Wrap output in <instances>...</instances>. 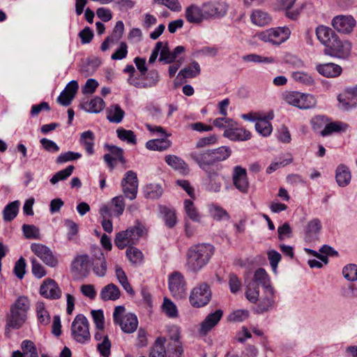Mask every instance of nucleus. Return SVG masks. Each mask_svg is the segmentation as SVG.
Listing matches in <instances>:
<instances>
[{
  "instance_id": "obj_1",
  "label": "nucleus",
  "mask_w": 357,
  "mask_h": 357,
  "mask_svg": "<svg viewBox=\"0 0 357 357\" xmlns=\"http://www.w3.org/2000/svg\"><path fill=\"white\" fill-rule=\"evenodd\" d=\"M214 253V247L208 243H199L191 246L187 252L188 268L197 272L205 266Z\"/></svg>"
},
{
  "instance_id": "obj_2",
  "label": "nucleus",
  "mask_w": 357,
  "mask_h": 357,
  "mask_svg": "<svg viewBox=\"0 0 357 357\" xmlns=\"http://www.w3.org/2000/svg\"><path fill=\"white\" fill-rule=\"evenodd\" d=\"M29 307V299L25 296H20L10 307V314L7 317V326L20 328L26 321Z\"/></svg>"
},
{
  "instance_id": "obj_3",
  "label": "nucleus",
  "mask_w": 357,
  "mask_h": 357,
  "mask_svg": "<svg viewBox=\"0 0 357 357\" xmlns=\"http://www.w3.org/2000/svg\"><path fill=\"white\" fill-rule=\"evenodd\" d=\"M144 229V225L137 222L135 226L117 233L114 239L116 246L122 250L137 244L143 234Z\"/></svg>"
},
{
  "instance_id": "obj_4",
  "label": "nucleus",
  "mask_w": 357,
  "mask_h": 357,
  "mask_svg": "<svg viewBox=\"0 0 357 357\" xmlns=\"http://www.w3.org/2000/svg\"><path fill=\"white\" fill-rule=\"evenodd\" d=\"M71 335L73 338L79 343L84 344L91 339L89 324L86 317L77 314L71 324Z\"/></svg>"
},
{
  "instance_id": "obj_5",
  "label": "nucleus",
  "mask_w": 357,
  "mask_h": 357,
  "mask_svg": "<svg viewBox=\"0 0 357 357\" xmlns=\"http://www.w3.org/2000/svg\"><path fill=\"white\" fill-rule=\"evenodd\" d=\"M291 31L287 26L269 29L257 34L259 40L272 45H279L290 36Z\"/></svg>"
},
{
  "instance_id": "obj_6",
  "label": "nucleus",
  "mask_w": 357,
  "mask_h": 357,
  "mask_svg": "<svg viewBox=\"0 0 357 357\" xmlns=\"http://www.w3.org/2000/svg\"><path fill=\"white\" fill-rule=\"evenodd\" d=\"M211 298L209 285L203 282L193 288L189 296V301L194 307H202L207 305Z\"/></svg>"
},
{
  "instance_id": "obj_7",
  "label": "nucleus",
  "mask_w": 357,
  "mask_h": 357,
  "mask_svg": "<svg viewBox=\"0 0 357 357\" xmlns=\"http://www.w3.org/2000/svg\"><path fill=\"white\" fill-rule=\"evenodd\" d=\"M284 98L289 105L303 109L312 108L317 102L315 98L312 95L298 91L287 92L284 94Z\"/></svg>"
},
{
  "instance_id": "obj_8",
  "label": "nucleus",
  "mask_w": 357,
  "mask_h": 357,
  "mask_svg": "<svg viewBox=\"0 0 357 357\" xmlns=\"http://www.w3.org/2000/svg\"><path fill=\"white\" fill-rule=\"evenodd\" d=\"M168 286L172 296L177 300L186 298L187 284L184 276L179 272H174L169 275Z\"/></svg>"
},
{
  "instance_id": "obj_9",
  "label": "nucleus",
  "mask_w": 357,
  "mask_h": 357,
  "mask_svg": "<svg viewBox=\"0 0 357 357\" xmlns=\"http://www.w3.org/2000/svg\"><path fill=\"white\" fill-rule=\"evenodd\" d=\"M351 44L348 40L342 41L337 36L330 43L327 48H325L324 53L331 56L346 59L351 53Z\"/></svg>"
},
{
  "instance_id": "obj_10",
  "label": "nucleus",
  "mask_w": 357,
  "mask_h": 357,
  "mask_svg": "<svg viewBox=\"0 0 357 357\" xmlns=\"http://www.w3.org/2000/svg\"><path fill=\"white\" fill-rule=\"evenodd\" d=\"M122 191L124 195L130 200L136 198L138 191V178L137 174L132 171H128L123 178L121 183Z\"/></svg>"
},
{
  "instance_id": "obj_11",
  "label": "nucleus",
  "mask_w": 357,
  "mask_h": 357,
  "mask_svg": "<svg viewBox=\"0 0 357 357\" xmlns=\"http://www.w3.org/2000/svg\"><path fill=\"white\" fill-rule=\"evenodd\" d=\"M211 155V149H195L188 154L189 158L206 172H208L210 167L214 165Z\"/></svg>"
},
{
  "instance_id": "obj_12",
  "label": "nucleus",
  "mask_w": 357,
  "mask_h": 357,
  "mask_svg": "<svg viewBox=\"0 0 357 357\" xmlns=\"http://www.w3.org/2000/svg\"><path fill=\"white\" fill-rule=\"evenodd\" d=\"M31 250L46 265L51 267H54L57 265V259L54 257L52 250L46 245L33 243L31 245Z\"/></svg>"
},
{
  "instance_id": "obj_13",
  "label": "nucleus",
  "mask_w": 357,
  "mask_h": 357,
  "mask_svg": "<svg viewBox=\"0 0 357 357\" xmlns=\"http://www.w3.org/2000/svg\"><path fill=\"white\" fill-rule=\"evenodd\" d=\"M356 25V20L351 15H337L332 20L333 27L344 34L351 33Z\"/></svg>"
},
{
  "instance_id": "obj_14",
  "label": "nucleus",
  "mask_w": 357,
  "mask_h": 357,
  "mask_svg": "<svg viewBox=\"0 0 357 357\" xmlns=\"http://www.w3.org/2000/svg\"><path fill=\"white\" fill-rule=\"evenodd\" d=\"M232 180L234 186L241 192L247 193L249 188V182L247 171L241 166L234 167Z\"/></svg>"
},
{
  "instance_id": "obj_15",
  "label": "nucleus",
  "mask_w": 357,
  "mask_h": 357,
  "mask_svg": "<svg viewBox=\"0 0 357 357\" xmlns=\"http://www.w3.org/2000/svg\"><path fill=\"white\" fill-rule=\"evenodd\" d=\"M170 335L171 342L167 346V353L169 357H181L183 353L181 343L179 341L180 332L177 326H173L171 328Z\"/></svg>"
},
{
  "instance_id": "obj_16",
  "label": "nucleus",
  "mask_w": 357,
  "mask_h": 357,
  "mask_svg": "<svg viewBox=\"0 0 357 357\" xmlns=\"http://www.w3.org/2000/svg\"><path fill=\"white\" fill-rule=\"evenodd\" d=\"M91 266V261L87 255H77L71 264L72 271L84 277L89 274Z\"/></svg>"
},
{
  "instance_id": "obj_17",
  "label": "nucleus",
  "mask_w": 357,
  "mask_h": 357,
  "mask_svg": "<svg viewBox=\"0 0 357 357\" xmlns=\"http://www.w3.org/2000/svg\"><path fill=\"white\" fill-rule=\"evenodd\" d=\"M185 52V47L179 45L176 47L172 51H170L168 46V43L165 42L160 51L159 58L160 61L169 64L174 62L179 56V55Z\"/></svg>"
},
{
  "instance_id": "obj_18",
  "label": "nucleus",
  "mask_w": 357,
  "mask_h": 357,
  "mask_svg": "<svg viewBox=\"0 0 357 357\" xmlns=\"http://www.w3.org/2000/svg\"><path fill=\"white\" fill-rule=\"evenodd\" d=\"M40 294L47 298L57 299L61 297V291L53 280H46L40 288Z\"/></svg>"
},
{
  "instance_id": "obj_19",
  "label": "nucleus",
  "mask_w": 357,
  "mask_h": 357,
  "mask_svg": "<svg viewBox=\"0 0 357 357\" xmlns=\"http://www.w3.org/2000/svg\"><path fill=\"white\" fill-rule=\"evenodd\" d=\"M250 281L254 282L257 286L261 285L265 292L271 296L274 294V289L271 285L269 276L264 268H259L256 270L254 277Z\"/></svg>"
},
{
  "instance_id": "obj_20",
  "label": "nucleus",
  "mask_w": 357,
  "mask_h": 357,
  "mask_svg": "<svg viewBox=\"0 0 357 357\" xmlns=\"http://www.w3.org/2000/svg\"><path fill=\"white\" fill-rule=\"evenodd\" d=\"M105 148L110 153L104 155V160L110 168L113 169L114 167V161L116 160H119L122 163L126 162V160L123 157V151L121 148L109 144H105Z\"/></svg>"
},
{
  "instance_id": "obj_21",
  "label": "nucleus",
  "mask_w": 357,
  "mask_h": 357,
  "mask_svg": "<svg viewBox=\"0 0 357 357\" xmlns=\"http://www.w3.org/2000/svg\"><path fill=\"white\" fill-rule=\"evenodd\" d=\"M223 314L222 310H217L214 312L206 316L204 320L201 323L199 333L202 335H206L221 319Z\"/></svg>"
},
{
  "instance_id": "obj_22",
  "label": "nucleus",
  "mask_w": 357,
  "mask_h": 357,
  "mask_svg": "<svg viewBox=\"0 0 357 357\" xmlns=\"http://www.w3.org/2000/svg\"><path fill=\"white\" fill-rule=\"evenodd\" d=\"M322 228L321 220L313 218L309 221L305 229V240L307 242H313L318 239L319 234Z\"/></svg>"
},
{
  "instance_id": "obj_23",
  "label": "nucleus",
  "mask_w": 357,
  "mask_h": 357,
  "mask_svg": "<svg viewBox=\"0 0 357 357\" xmlns=\"http://www.w3.org/2000/svg\"><path fill=\"white\" fill-rule=\"evenodd\" d=\"M223 135L232 141H245L251 137V133L243 128L229 127L225 130Z\"/></svg>"
},
{
  "instance_id": "obj_24",
  "label": "nucleus",
  "mask_w": 357,
  "mask_h": 357,
  "mask_svg": "<svg viewBox=\"0 0 357 357\" xmlns=\"http://www.w3.org/2000/svg\"><path fill=\"white\" fill-rule=\"evenodd\" d=\"M185 17L187 22L192 24H199L204 21L201 6L191 4L185 9Z\"/></svg>"
},
{
  "instance_id": "obj_25",
  "label": "nucleus",
  "mask_w": 357,
  "mask_h": 357,
  "mask_svg": "<svg viewBox=\"0 0 357 357\" xmlns=\"http://www.w3.org/2000/svg\"><path fill=\"white\" fill-rule=\"evenodd\" d=\"M316 35L317 39L326 48L329 46L332 40L337 36L332 29L323 25L319 26L316 29Z\"/></svg>"
},
{
  "instance_id": "obj_26",
  "label": "nucleus",
  "mask_w": 357,
  "mask_h": 357,
  "mask_svg": "<svg viewBox=\"0 0 357 357\" xmlns=\"http://www.w3.org/2000/svg\"><path fill=\"white\" fill-rule=\"evenodd\" d=\"M318 73L326 77H336L342 73V68L333 63L318 64L316 66Z\"/></svg>"
},
{
  "instance_id": "obj_27",
  "label": "nucleus",
  "mask_w": 357,
  "mask_h": 357,
  "mask_svg": "<svg viewBox=\"0 0 357 357\" xmlns=\"http://www.w3.org/2000/svg\"><path fill=\"white\" fill-rule=\"evenodd\" d=\"M273 114L269 113L267 116H262L255 123L256 131L263 137H267L272 132V125L269 120L273 119Z\"/></svg>"
},
{
  "instance_id": "obj_28",
  "label": "nucleus",
  "mask_w": 357,
  "mask_h": 357,
  "mask_svg": "<svg viewBox=\"0 0 357 357\" xmlns=\"http://www.w3.org/2000/svg\"><path fill=\"white\" fill-rule=\"evenodd\" d=\"M335 179L339 186L345 187L348 185L351 179L349 167L344 164L339 165L335 170Z\"/></svg>"
},
{
  "instance_id": "obj_29",
  "label": "nucleus",
  "mask_w": 357,
  "mask_h": 357,
  "mask_svg": "<svg viewBox=\"0 0 357 357\" xmlns=\"http://www.w3.org/2000/svg\"><path fill=\"white\" fill-rule=\"evenodd\" d=\"M117 324H119L121 330L126 333H133L137 328L138 320L134 314L128 313L125 314Z\"/></svg>"
},
{
  "instance_id": "obj_30",
  "label": "nucleus",
  "mask_w": 357,
  "mask_h": 357,
  "mask_svg": "<svg viewBox=\"0 0 357 357\" xmlns=\"http://www.w3.org/2000/svg\"><path fill=\"white\" fill-rule=\"evenodd\" d=\"M165 160L169 166L182 174H187L189 172V167L186 162L175 155H166Z\"/></svg>"
},
{
  "instance_id": "obj_31",
  "label": "nucleus",
  "mask_w": 357,
  "mask_h": 357,
  "mask_svg": "<svg viewBox=\"0 0 357 357\" xmlns=\"http://www.w3.org/2000/svg\"><path fill=\"white\" fill-rule=\"evenodd\" d=\"M121 291L119 288L114 284L110 283L105 286L100 293V297L102 301H116L119 298Z\"/></svg>"
},
{
  "instance_id": "obj_32",
  "label": "nucleus",
  "mask_w": 357,
  "mask_h": 357,
  "mask_svg": "<svg viewBox=\"0 0 357 357\" xmlns=\"http://www.w3.org/2000/svg\"><path fill=\"white\" fill-rule=\"evenodd\" d=\"M172 142L167 137L151 139L146 143V147L149 150L163 151L169 149Z\"/></svg>"
},
{
  "instance_id": "obj_33",
  "label": "nucleus",
  "mask_w": 357,
  "mask_h": 357,
  "mask_svg": "<svg viewBox=\"0 0 357 357\" xmlns=\"http://www.w3.org/2000/svg\"><path fill=\"white\" fill-rule=\"evenodd\" d=\"M107 119L111 123H119L122 121L125 112L119 105H110L107 109Z\"/></svg>"
},
{
  "instance_id": "obj_34",
  "label": "nucleus",
  "mask_w": 357,
  "mask_h": 357,
  "mask_svg": "<svg viewBox=\"0 0 357 357\" xmlns=\"http://www.w3.org/2000/svg\"><path fill=\"white\" fill-rule=\"evenodd\" d=\"M160 213L165 225L168 228H173L176 225L177 219L174 209L161 206H160Z\"/></svg>"
},
{
  "instance_id": "obj_35",
  "label": "nucleus",
  "mask_w": 357,
  "mask_h": 357,
  "mask_svg": "<svg viewBox=\"0 0 357 357\" xmlns=\"http://www.w3.org/2000/svg\"><path fill=\"white\" fill-rule=\"evenodd\" d=\"M348 128V124L341 121L331 122L325 125L324 128L321 131V135L325 137L334 132H345Z\"/></svg>"
},
{
  "instance_id": "obj_36",
  "label": "nucleus",
  "mask_w": 357,
  "mask_h": 357,
  "mask_svg": "<svg viewBox=\"0 0 357 357\" xmlns=\"http://www.w3.org/2000/svg\"><path fill=\"white\" fill-rule=\"evenodd\" d=\"M93 266V271L95 274L99 277H103L107 272V262L103 253L98 252V255L91 262Z\"/></svg>"
},
{
  "instance_id": "obj_37",
  "label": "nucleus",
  "mask_w": 357,
  "mask_h": 357,
  "mask_svg": "<svg viewBox=\"0 0 357 357\" xmlns=\"http://www.w3.org/2000/svg\"><path fill=\"white\" fill-rule=\"evenodd\" d=\"M251 21L253 24L259 26L268 25L271 22V15L261 10H255L250 16Z\"/></svg>"
},
{
  "instance_id": "obj_38",
  "label": "nucleus",
  "mask_w": 357,
  "mask_h": 357,
  "mask_svg": "<svg viewBox=\"0 0 357 357\" xmlns=\"http://www.w3.org/2000/svg\"><path fill=\"white\" fill-rule=\"evenodd\" d=\"M95 135L91 130L83 132L80 135L79 143L83 146L89 155H92L94 153Z\"/></svg>"
},
{
  "instance_id": "obj_39",
  "label": "nucleus",
  "mask_w": 357,
  "mask_h": 357,
  "mask_svg": "<svg viewBox=\"0 0 357 357\" xmlns=\"http://www.w3.org/2000/svg\"><path fill=\"white\" fill-rule=\"evenodd\" d=\"M214 165L220 162L227 160L231 154V150L228 146H220L211 149Z\"/></svg>"
},
{
  "instance_id": "obj_40",
  "label": "nucleus",
  "mask_w": 357,
  "mask_h": 357,
  "mask_svg": "<svg viewBox=\"0 0 357 357\" xmlns=\"http://www.w3.org/2000/svg\"><path fill=\"white\" fill-rule=\"evenodd\" d=\"M165 337H158L151 348L149 357H167V351L165 347Z\"/></svg>"
},
{
  "instance_id": "obj_41",
  "label": "nucleus",
  "mask_w": 357,
  "mask_h": 357,
  "mask_svg": "<svg viewBox=\"0 0 357 357\" xmlns=\"http://www.w3.org/2000/svg\"><path fill=\"white\" fill-rule=\"evenodd\" d=\"M20 205V202L16 200L6 206L3 211V218L4 221L10 222L17 216Z\"/></svg>"
},
{
  "instance_id": "obj_42",
  "label": "nucleus",
  "mask_w": 357,
  "mask_h": 357,
  "mask_svg": "<svg viewBox=\"0 0 357 357\" xmlns=\"http://www.w3.org/2000/svg\"><path fill=\"white\" fill-rule=\"evenodd\" d=\"M115 275L125 291L129 294H133L134 290L128 282L127 275L122 268L119 265L115 266Z\"/></svg>"
},
{
  "instance_id": "obj_43",
  "label": "nucleus",
  "mask_w": 357,
  "mask_h": 357,
  "mask_svg": "<svg viewBox=\"0 0 357 357\" xmlns=\"http://www.w3.org/2000/svg\"><path fill=\"white\" fill-rule=\"evenodd\" d=\"M184 210L187 216L193 222H199L201 215L195 207L194 203L190 199H185L184 201Z\"/></svg>"
},
{
  "instance_id": "obj_44",
  "label": "nucleus",
  "mask_w": 357,
  "mask_h": 357,
  "mask_svg": "<svg viewBox=\"0 0 357 357\" xmlns=\"http://www.w3.org/2000/svg\"><path fill=\"white\" fill-rule=\"evenodd\" d=\"M208 183L206 189L210 192H218L222 188V183L218 178V174L215 172H207Z\"/></svg>"
},
{
  "instance_id": "obj_45",
  "label": "nucleus",
  "mask_w": 357,
  "mask_h": 357,
  "mask_svg": "<svg viewBox=\"0 0 357 357\" xmlns=\"http://www.w3.org/2000/svg\"><path fill=\"white\" fill-rule=\"evenodd\" d=\"M200 66L197 61H193L190 66L184 68L178 73V76H182L183 78H193L200 73Z\"/></svg>"
},
{
  "instance_id": "obj_46",
  "label": "nucleus",
  "mask_w": 357,
  "mask_h": 357,
  "mask_svg": "<svg viewBox=\"0 0 357 357\" xmlns=\"http://www.w3.org/2000/svg\"><path fill=\"white\" fill-rule=\"evenodd\" d=\"M245 282L247 283L245 296L250 302L255 303L258 301L259 296V286L252 281L248 282L245 280Z\"/></svg>"
},
{
  "instance_id": "obj_47",
  "label": "nucleus",
  "mask_w": 357,
  "mask_h": 357,
  "mask_svg": "<svg viewBox=\"0 0 357 357\" xmlns=\"http://www.w3.org/2000/svg\"><path fill=\"white\" fill-rule=\"evenodd\" d=\"M162 311L169 318L178 317V310L176 305L168 298H164L162 305Z\"/></svg>"
},
{
  "instance_id": "obj_48",
  "label": "nucleus",
  "mask_w": 357,
  "mask_h": 357,
  "mask_svg": "<svg viewBox=\"0 0 357 357\" xmlns=\"http://www.w3.org/2000/svg\"><path fill=\"white\" fill-rule=\"evenodd\" d=\"M36 314L39 322L43 325H47L50 321L49 312L45 309V305L42 302H38L36 304Z\"/></svg>"
},
{
  "instance_id": "obj_49",
  "label": "nucleus",
  "mask_w": 357,
  "mask_h": 357,
  "mask_svg": "<svg viewBox=\"0 0 357 357\" xmlns=\"http://www.w3.org/2000/svg\"><path fill=\"white\" fill-rule=\"evenodd\" d=\"M104 107V100L100 97H96L86 104L85 109L91 113H99Z\"/></svg>"
},
{
  "instance_id": "obj_50",
  "label": "nucleus",
  "mask_w": 357,
  "mask_h": 357,
  "mask_svg": "<svg viewBox=\"0 0 357 357\" xmlns=\"http://www.w3.org/2000/svg\"><path fill=\"white\" fill-rule=\"evenodd\" d=\"M24 357H38L35 344L31 340H24L21 344Z\"/></svg>"
},
{
  "instance_id": "obj_51",
  "label": "nucleus",
  "mask_w": 357,
  "mask_h": 357,
  "mask_svg": "<svg viewBox=\"0 0 357 357\" xmlns=\"http://www.w3.org/2000/svg\"><path fill=\"white\" fill-rule=\"evenodd\" d=\"M117 137L122 141L129 144H135L137 143L136 136L133 131L126 130L123 128L116 130Z\"/></svg>"
},
{
  "instance_id": "obj_52",
  "label": "nucleus",
  "mask_w": 357,
  "mask_h": 357,
  "mask_svg": "<svg viewBox=\"0 0 357 357\" xmlns=\"http://www.w3.org/2000/svg\"><path fill=\"white\" fill-rule=\"evenodd\" d=\"M112 213L115 216H120L124 211L125 202L122 195L116 196L112 199Z\"/></svg>"
},
{
  "instance_id": "obj_53",
  "label": "nucleus",
  "mask_w": 357,
  "mask_h": 357,
  "mask_svg": "<svg viewBox=\"0 0 357 357\" xmlns=\"http://www.w3.org/2000/svg\"><path fill=\"white\" fill-rule=\"evenodd\" d=\"M266 295L264 298H263L259 305H257V308H256V311L257 313H263L264 312H266L268 310H269L271 308H272V307L273 306V304H274V299H273V296H271L268 293H266Z\"/></svg>"
},
{
  "instance_id": "obj_54",
  "label": "nucleus",
  "mask_w": 357,
  "mask_h": 357,
  "mask_svg": "<svg viewBox=\"0 0 357 357\" xmlns=\"http://www.w3.org/2000/svg\"><path fill=\"white\" fill-rule=\"evenodd\" d=\"M291 77L296 82L307 86L312 85L314 82L311 75L301 71L293 72Z\"/></svg>"
},
{
  "instance_id": "obj_55",
  "label": "nucleus",
  "mask_w": 357,
  "mask_h": 357,
  "mask_svg": "<svg viewBox=\"0 0 357 357\" xmlns=\"http://www.w3.org/2000/svg\"><path fill=\"white\" fill-rule=\"evenodd\" d=\"M144 89L151 88L157 85L160 80V75L157 70H149L146 77H144Z\"/></svg>"
},
{
  "instance_id": "obj_56",
  "label": "nucleus",
  "mask_w": 357,
  "mask_h": 357,
  "mask_svg": "<svg viewBox=\"0 0 357 357\" xmlns=\"http://www.w3.org/2000/svg\"><path fill=\"white\" fill-rule=\"evenodd\" d=\"M22 229L24 236L29 239H39L40 237L39 229L33 225H23Z\"/></svg>"
},
{
  "instance_id": "obj_57",
  "label": "nucleus",
  "mask_w": 357,
  "mask_h": 357,
  "mask_svg": "<svg viewBox=\"0 0 357 357\" xmlns=\"http://www.w3.org/2000/svg\"><path fill=\"white\" fill-rule=\"evenodd\" d=\"M126 256L129 261L134 264H139L143 258L142 252L133 246L127 248Z\"/></svg>"
},
{
  "instance_id": "obj_58",
  "label": "nucleus",
  "mask_w": 357,
  "mask_h": 357,
  "mask_svg": "<svg viewBox=\"0 0 357 357\" xmlns=\"http://www.w3.org/2000/svg\"><path fill=\"white\" fill-rule=\"evenodd\" d=\"M74 169V166L70 165L67 167L66 169H62L58 172H56L51 178L50 183L53 185L56 184L60 181H63L69 177Z\"/></svg>"
},
{
  "instance_id": "obj_59",
  "label": "nucleus",
  "mask_w": 357,
  "mask_h": 357,
  "mask_svg": "<svg viewBox=\"0 0 357 357\" xmlns=\"http://www.w3.org/2000/svg\"><path fill=\"white\" fill-rule=\"evenodd\" d=\"M243 61L245 62H252V63H271L274 61L273 58L268 56H262L256 54H250L245 55L242 57Z\"/></svg>"
},
{
  "instance_id": "obj_60",
  "label": "nucleus",
  "mask_w": 357,
  "mask_h": 357,
  "mask_svg": "<svg viewBox=\"0 0 357 357\" xmlns=\"http://www.w3.org/2000/svg\"><path fill=\"white\" fill-rule=\"evenodd\" d=\"M162 192V188L159 184L151 183L146 187V196L150 199L159 198Z\"/></svg>"
},
{
  "instance_id": "obj_61",
  "label": "nucleus",
  "mask_w": 357,
  "mask_h": 357,
  "mask_svg": "<svg viewBox=\"0 0 357 357\" xmlns=\"http://www.w3.org/2000/svg\"><path fill=\"white\" fill-rule=\"evenodd\" d=\"M201 8L204 15V20H206L212 17H215L219 13L218 7L211 3H204Z\"/></svg>"
},
{
  "instance_id": "obj_62",
  "label": "nucleus",
  "mask_w": 357,
  "mask_h": 357,
  "mask_svg": "<svg viewBox=\"0 0 357 357\" xmlns=\"http://www.w3.org/2000/svg\"><path fill=\"white\" fill-rule=\"evenodd\" d=\"M93 322L98 330L102 331L105 328V317L102 310H93L91 312Z\"/></svg>"
},
{
  "instance_id": "obj_63",
  "label": "nucleus",
  "mask_w": 357,
  "mask_h": 357,
  "mask_svg": "<svg viewBox=\"0 0 357 357\" xmlns=\"http://www.w3.org/2000/svg\"><path fill=\"white\" fill-rule=\"evenodd\" d=\"M354 99V97L351 94H349V92L346 90L343 94L338 96V101L342 104L344 109H349L356 106L353 105Z\"/></svg>"
},
{
  "instance_id": "obj_64",
  "label": "nucleus",
  "mask_w": 357,
  "mask_h": 357,
  "mask_svg": "<svg viewBox=\"0 0 357 357\" xmlns=\"http://www.w3.org/2000/svg\"><path fill=\"white\" fill-rule=\"evenodd\" d=\"M342 274L349 281L357 280V265L351 264L344 266Z\"/></svg>"
}]
</instances>
